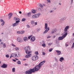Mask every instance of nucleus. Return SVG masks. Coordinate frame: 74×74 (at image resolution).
<instances>
[{
    "label": "nucleus",
    "instance_id": "nucleus-1",
    "mask_svg": "<svg viewBox=\"0 0 74 74\" xmlns=\"http://www.w3.org/2000/svg\"><path fill=\"white\" fill-rule=\"evenodd\" d=\"M45 63V61L44 60L40 62L38 65L36 66L33 69H30V70H27L25 72L26 74H32V73H34L35 71H38L42 67V65Z\"/></svg>",
    "mask_w": 74,
    "mask_h": 74
},
{
    "label": "nucleus",
    "instance_id": "nucleus-2",
    "mask_svg": "<svg viewBox=\"0 0 74 74\" xmlns=\"http://www.w3.org/2000/svg\"><path fill=\"white\" fill-rule=\"evenodd\" d=\"M69 26H66L64 29V33H65L63 35L62 37H59L58 39V40H62L64 38V37H65L67 35V30L69 28Z\"/></svg>",
    "mask_w": 74,
    "mask_h": 74
},
{
    "label": "nucleus",
    "instance_id": "nucleus-3",
    "mask_svg": "<svg viewBox=\"0 0 74 74\" xmlns=\"http://www.w3.org/2000/svg\"><path fill=\"white\" fill-rule=\"evenodd\" d=\"M24 50L25 51V52L27 54H29L31 53V52H30V49L29 46H28L25 47L24 48Z\"/></svg>",
    "mask_w": 74,
    "mask_h": 74
},
{
    "label": "nucleus",
    "instance_id": "nucleus-4",
    "mask_svg": "<svg viewBox=\"0 0 74 74\" xmlns=\"http://www.w3.org/2000/svg\"><path fill=\"white\" fill-rule=\"evenodd\" d=\"M48 25L47 23L45 24V29L46 30L44 32V33L45 34V33H47L49 30V27H48Z\"/></svg>",
    "mask_w": 74,
    "mask_h": 74
},
{
    "label": "nucleus",
    "instance_id": "nucleus-5",
    "mask_svg": "<svg viewBox=\"0 0 74 74\" xmlns=\"http://www.w3.org/2000/svg\"><path fill=\"white\" fill-rule=\"evenodd\" d=\"M38 57L37 56H34L31 58V60L33 61H36L38 60Z\"/></svg>",
    "mask_w": 74,
    "mask_h": 74
},
{
    "label": "nucleus",
    "instance_id": "nucleus-6",
    "mask_svg": "<svg viewBox=\"0 0 74 74\" xmlns=\"http://www.w3.org/2000/svg\"><path fill=\"white\" fill-rule=\"evenodd\" d=\"M14 21H16V23H18L20 22V18H16V17H14Z\"/></svg>",
    "mask_w": 74,
    "mask_h": 74
},
{
    "label": "nucleus",
    "instance_id": "nucleus-7",
    "mask_svg": "<svg viewBox=\"0 0 74 74\" xmlns=\"http://www.w3.org/2000/svg\"><path fill=\"white\" fill-rule=\"evenodd\" d=\"M39 16H40V14H36L32 16V18H37L38 17H39Z\"/></svg>",
    "mask_w": 74,
    "mask_h": 74
},
{
    "label": "nucleus",
    "instance_id": "nucleus-8",
    "mask_svg": "<svg viewBox=\"0 0 74 74\" xmlns=\"http://www.w3.org/2000/svg\"><path fill=\"white\" fill-rule=\"evenodd\" d=\"M17 41L21 43L23 42V40L21 38H17Z\"/></svg>",
    "mask_w": 74,
    "mask_h": 74
},
{
    "label": "nucleus",
    "instance_id": "nucleus-9",
    "mask_svg": "<svg viewBox=\"0 0 74 74\" xmlns=\"http://www.w3.org/2000/svg\"><path fill=\"white\" fill-rule=\"evenodd\" d=\"M7 64H3V65L1 66V67L3 68V69H5V68H7Z\"/></svg>",
    "mask_w": 74,
    "mask_h": 74
},
{
    "label": "nucleus",
    "instance_id": "nucleus-10",
    "mask_svg": "<svg viewBox=\"0 0 74 74\" xmlns=\"http://www.w3.org/2000/svg\"><path fill=\"white\" fill-rule=\"evenodd\" d=\"M56 52L57 53V55L59 56L60 55H62V53L60 51H59L58 50H56Z\"/></svg>",
    "mask_w": 74,
    "mask_h": 74
},
{
    "label": "nucleus",
    "instance_id": "nucleus-11",
    "mask_svg": "<svg viewBox=\"0 0 74 74\" xmlns=\"http://www.w3.org/2000/svg\"><path fill=\"white\" fill-rule=\"evenodd\" d=\"M18 24H19V23H16V22L15 23L12 24V26L13 27H15V26H16L18 25Z\"/></svg>",
    "mask_w": 74,
    "mask_h": 74
},
{
    "label": "nucleus",
    "instance_id": "nucleus-12",
    "mask_svg": "<svg viewBox=\"0 0 74 74\" xmlns=\"http://www.w3.org/2000/svg\"><path fill=\"white\" fill-rule=\"evenodd\" d=\"M56 30L55 29H53L51 31V34H54L55 33H56Z\"/></svg>",
    "mask_w": 74,
    "mask_h": 74
},
{
    "label": "nucleus",
    "instance_id": "nucleus-13",
    "mask_svg": "<svg viewBox=\"0 0 74 74\" xmlns=\"http://www.w3.org/2000/svg\"><path fill=\"white\" fill-rule=\"evenodd\" d=\"M36 40V38L34 36H33L31 38V41L33 42Z\"/></svg>",
    "mask_w": 74,
    "mask_h": 74
},
{
    "label": "nucleus",
    "instance_id": "nucleus-14",
    "mask_svg": "<svg viewBox=\"0 0 74 74\" xmlns=\"http://www.w3.org/2000/svg\"><path fill=\"white\" fill-rule=\"evenodd\" d=\"M32 56V54H30L29 55H27L25 56V57L26 58H29L30 57H31Z\"/></svg>",
    "mask_w": 74,
    "mask_h": 74
},
{
    "label": "nucleus",
    "instance_id": "nucleus-15",
    "mask_svg": "<svg viewBox=\"0 0 74 74\" xmlns=\"http://www.w3.org/2000/svg\"><path fill=\"white\" fill-rule=\"evenodd\" d=\"M13 15V14H12V13H9V14L8 15H9V19H10V18H11V16H12Z\"/></svg>",
    "mask_w": 74,
    "mask_h": 74
},
{
    "label": "nucleus",
    "instance_id": "nucleus-16",
    "mask_svg": "<svg viewBox=\"0 0 74 74\" xmlns=\"http://www.w3.org/2000/svg\"><path fill=\"white\" fill-rule=\"evenodd\" d=\"M23 40L25 42H26L27 41V39H28L27 37H25L23 38Z\"/></svg>",
    "mask_w": 74,
    "mask_h": 74
},
{
    "label": "nucleus",
    "instance_id": "nucleus-17",
    "mask_svg": "<svg viewBox=\"0 0 74 74\" xmlns=\"http://www.w3.org/2000/svg\"><path fill=\"white\" fill-rule=\"evenodd\" d=\"M15 54H12L11 55V56L10 57V58H11L12 57H13L14 58H15Z\"/></svg>",
    "mask_w": 74,
    "mask_h": 74
},
{
    "label": "nucleus",
    "instance_id": "nucleus-18",
    "mask_svg": "<svg viewBox=\"0 0 74 74\" xmlns=\"http://www.w3.org/2000/svg\"><path fill=\"white\" fill-rule=\"evenodd\" d=\"M64 60V58L63 57H61L60 59V61L61 62H62V61Z\"/></svg>",
    "mask_w": 74,
    "mask_h": 74
},
{
    "label": "nucleus",
    "instance_id": "nucleus-19",
    "mask_svg": "<svg viewBox=\"0 0 74 74\" xmlns=\"http://www.w3.org/2000/svg\"><path fill=\"white\" fill-rule=\"evenodd\" d=\"M32 12L33 13V14H35V13H36V10H35L34 9L32 10Z\"/></svg>",
    "mask_w": 74,
    "mask_h": 74
},
{
    "label": "nucleus",
    "instance_id": "nucleus-20",
    "mask_svg": "<svg viewBox=\"0 0 74 74\" xmlns=\"http://www.w3.org/2000/svg\"><path fill=\"white\" fill-rule=\"evenodd\" d=\"M28 16L29 17H30V15H31V12H29L27 13Z\"/></svg>",
    "mask_w": 74,
    "mask_h": 74
},
{
    "label": "nucleus",
    "instance_id": "nucleus-21",
    "mask_svg": "<svg viewBox=\"0 0 74 74\" xmlns=\"http://www.w3.org/2000/svg\"><path fill=\"white\" fill-rule=\"evenodd\" d=\"M12 71L13 73L15 72V68L12 69Z\"/></svg>",
    "mask_w": 74,
    "mask_h": 74
},
{
    "label": "nucleus",
    "instance_id": "nucleus-22",
    "mask_svg": "<svg viewBox=\"0 0 74 74\" xmlns=\"http://www.w3.org/2000/svg\"><path fill=\"white\" fill-rule=\"evenodd\" d=\"M38 5L40 7H41L42 8V7H43V6H42V4H41L39 3L38 4Z\"/></svg>",
    "mask_w": 74,
    "mask_h": 74
},
{
    "label": "nucleus",
    "instance_id": "nucleus-23",
    "mask_svg": "<svg viewBox=\"0 0 74 74\" xmlns=\"http://www.w3.org/2000/svg\"><path fill=\"white\" fill-rule=\"evenodd\" d=\"M60 69L61 70H62V69H63V66L61 65L60 66Z\"/></svg>",
    "mask_w": 74,
    "mask_h": 74
},
{
    "label": "nucleus",
    "instance_id": "nucleus-24",
    "mask_svg": "<svg viewBox=\"0 0 74 74\" xmlns=\"http://www.w3.org/2000/svg\"><path fill=\"white\" fill-rule=\"evenodd\" d=\"M17 64H21V62L20 61H18L17 62Z\"/></svg>",
    "mask_w": 74,
    "mask_h": 74
},
{
    "label": "nucleus",
    "instance_id": "nucleus-25",
    "mask_svg": "<svg viewBox=\"0 0 74 74\" xmlns=\"http://www.w3.org/2000/svg\"><path fill=\"white\" fill-rule=\"evenodd\" d=\"M3 47L5 48L6 47V45H5V43H4L3 45Z\"/></svg>",
    "mask_w": 74,
    "mask_h": 74
},
{
    "label": "nucleus",
    "instance_id": "nucleus-26",
    "mask_svg": "<svg viewBox=\"0 0 74 74\" xmlns=\"http://www.w3.org/2000/svg\"><path fill=\"white\" fill-rule=\"evenodd\" d=\"M15 49L16 51H17V50H18V51L19 49V47H15Z\"/></svg>",
    "mask_w": 74,
    "mask_h": 74
},
{
    "label": "nucleus",
    "instance_id": "nucleus-27",
    "mask_svg": "<svg viewBox=\"0 0 74 74\" xmlns=\"http://www.w3.org/2000/svg\"><path fill=\"white\" fill-rule=\"evenodd\" d=\"M42 47H45L46 45H45V44L43 43L42 45Z\"/></svg>",
    "mask_w": 74,
    "mask_h": 74
},
{
    "label": "nucleus",
    "instance_id": "nucleus-28",
    "mask_svg": "<svg viewBox=\"0 0 74 74\" xmlns=\"http://www.w3.org/2000/svg\"><path fill=\"white\" fill-rule=\"evenodd\" d=\"M31 23L32 25H34V21H32Z\"/></svg>",
    "mask_w": 74,
    "mask_h": 74
},
{
    "label": "nucleus",
    "instance_id": "nucleus-29",
    "mask_svg": "<svg viewBox=\"0 0 74 74\" xmlns=\"http://www.w3.org/2000/svg\"><path fill=\"white\" fill-rule=\"evenodd\" d=\"M2 23L1 24V25H2V26H3V25H4V23H5V21H3V22H2Z\"/></svg>",
    "mask_w": 74,
    "mask_h": 74
},
{
    "label": "nucleus",
    "instance_id": "nucleus-30",
    "mask_svg": "<svg viewBox=\"0 0 74 74\" xmlns=\"http://www.w3.org/2000/svg\"><path fill=\"white\" fill-rule=\"evenodd\" d=\"M74 42L73 43V44L72 46L71 47V48L72 49H73V48H74Z\"/></svg>",
    "mask_w": 74,
    "mask_h": 74
},
{
    "label": "nucleus",
    "instance_id": "nucleus-31",
    "mask_svg": "<svg viewBox=\"0 0 74 74\" xmlns=\"http://www.w3.org/2000/svg\"><path fill=\"white\" fill-rule=\"evenodd\" d=\"M26 21V19L25 18H23L22 19V22H24V21Z\"/></svg>",
    "mask_w": 74,
    "mask_h": 74
},
{
    "label": "nucleus",
    "instance_id": "nucleus-32",
    "mask_svg": "<svg viewBox=\"0 0 74 74\" xmlns=\"http://www.w3.org/2000/svg\"><path fill=\"white\" fill-rule=\"evenodd\" d=\"M53 50V49L52 48H51V49L49 50V51L50 52L52 51Z\"/></svg>",
    "mask_w": 74,
    "mask_h": 74
},
{
    "label": "nucleus",
    "instance_id": "nucleus-33",
    "mask_svg": "<svg viewBox=\"0 0 74 74\" xmlns=\"http://www.w3.org/2000/svg\"><path fill=\"white\" fill-rule=\"evenodd\" d=\"M24 33H25V31H22L21 32V34H23Z\"/></svg>",
    "mask_w": 74,
    "mask_h": 74
},
{
    "label": "nucleus",
    "instance_id": "nucleus-34",
    "mask_svg": "<svg viewBox=\"0 0 74 74\" xmlns=\"http://www.w3.org/2000/svg\"><path fill=\"white\" fill-rule=\"evenodd\" d=\"M32 36H33L32 35H30V36H28V39H30V38H31L32 37Z\"/></svg>",
    "mask_w": 74,
    "mask_h": 74
},
{
    "label": "nucleus",
    "instance_id": "nucleus-35",
    "mask_svg": "<svg viewBox=\"0 0 74 74\" xmlns=\"http://www.w3.org/2000/svg\"><path fill=\"white\" fill-rule=\"evenodd\" d=\"M35 54L36 55H37L38 54V51H36L35 53Z\"/></svg>",
    "mask_w": 74,
    "mask_h": 74
},
{
    "label": "nucleus",
    "instance_id": "nucleus-36",
    "mask_svg": "<svg viewBox=\"0 0 74 74\" xmlns=\"http://www.w3.org/2000/svg\"><path fill=\"white\" fill-rule=\"evenodd\" d=\"M0 22H4V21L2 19H0Z\"/></svg>",
    "mask_w": 74,
    "mask_h": 74
},
{
    "label": "nucleus",
    "instance_id": "nucleus-37",
    "mask_svg": "<svg viewBox=\"0 0 74 74\" xmlns=\"http://www.w3.org/2000/svg\"><path fill=\"white\" fill-rule=\"evenodd\" d=\"M69 46V45L67 44V43H66L65 44V46L66 47H68Z\"/></svg>",
    "mask_w": 74,
    "mask_h": 74
},
{
    "label": "nucleus",
    "instance_id": "nucleus-38",
    "mask_svg": "<svg viewBox=\"0 0 74 74\" xmlns=\"http://www.w3.org/2000/svg\"><path fill=\"white\" fill-rule=\"evenodd\" d=\"M27 28H30V25H27Z\"/></svg>",
    "mask_w": 74,
    "mask_h": 74
},
{
    "label": "nucleus",
    "instance_id": "nucleus-39",
    "mask_svg": "<svg viewBox=\"0 0 74 74\" xmlns=\"http://www.w3.org/2000/svg\"><path fill=\"white\" fill-rule=\"evenodd\" d=\"M12 45L13 47H16V46H15V45L14 44H12Z\"/></svg>",
    "mask_w": 74,
    "mask_h": 74
},
{
    "label": "nucleus",
    "instance_id": "nucleus-40",
    "mask_svg": "<svg viewBox=\"0 0 74 74\" xmlns=\"http://www.w3.org/2000/svg\"><path fill=\"white\" fill-rule=\"evenodd\" d=\"M38 10L39 11H41V9L40 8H38Z\"/></svg>",
    "mask_w": 74,
    "mask_h": 74
},
{
    "label": "nucleus",
    "instance_id": "nucleus-41",
    "mask_svg": "<svg viewBox=\"0 0 74 74\" xmlns=\"http://www.w3.org/2000/svg\"><path fill=\"white\" fill-rule=\"evenodd\" d=\"M73 1L71 0V5H72L73 4Z\"/></svg>",
    "mask_w": 74,
    "mask_h": 74
},
{
    "label": "nucleus",
    "instance_id": "nucleus-42",
    "mask_svg": "<svg viewBox=\"0 0 74 74\" xmlns=\"http://www.w3.org/2000/svg\"><path fill=\"white\" fill-rule=\"evenodd\" d=\"M6 58H9V56L8 55H7L6 56Z\"/></svg>",
    "mask_w": 74,
    "mask_h": 74
},
{
    "label": "nucleus",
    "instance_id": "nucleus-43",
    "mask_svg": "<svg viewBox=\"0 0 74 74\" xmlns=\"http://www.w3.org/2000/svg\"><path fill=\"white\" fill-rule=\"evenodd\" d=\"M51 37L50 36H48L47 37V38H50Z\"/></svg>",
    "mask_w": 74,
    "mask_h": 74
},
{
    "label": "nucleus",
    "instance_id": "nucleus-44",
    "mask_svg": "<svg viewBox=\"0 0 74 74\" xmlns=\"http://www.w3.org/2000/svg\"><path fill=\"white\" fill-rule=\"evenodd\" d=\"M55 60L56 62H58V59L56 58H55Z\"/></svg>",
    "mask_w": 74,
    "mask_h": 74
},
{
    "label": "nucleus",
    "instance_id": "nucleus-45",
    "mask_svg": "<svg viewBox=\"0 0 74 74\" xmlns=\"http://www.w3.org/2000/svg\"><path fill=\"white\" fill-rule=\"evenodd\" d=\"M40 28H39V29H37V32H39V31H40Z\"/></svg>",
    "mask_w": 74,
    "mask_h": 74
},
{
    "label": "nucleus",
    "instance_id": "nucleus-46",
    "mask_svg": "<svg viewBox=\"0 0 74 74\" xmlns=\"http://www.w3.org/2000/svg\"><path fill=\"white\" fill-rule=\"evenodd\" d=\"M61 21H64V19L63 18H61Z\"/></svg>",
    "mask_w": 74,
    "mask_h": 74
},
{
    "label": "nucleus",
    "instance_id": "nucleus-47",
    "mask_svg": "<svg viewBox=\"0 0 74 74\" xmlns=\"http://www.w3.org/2000/svg\"><path fill=\"white\" fill-rule=\"evenodd\" d=\"M17 33H18V34H20L21 32H19V31H17Z\"/></svg>",
    "mask_w": 74,
    "mask_h": 74
},
{
    "label": "nucleus",
    "instance_id": "nucleus-48",
    "mask_svg": "<svg viewBox=\"0 0 74 74\" xmlns=\"http://www.w3.org/2000/svg\"><path fill=\"white\" fill-rule=\"evenodd\" d=\"M34 23L35 25H37V22Z\"/></svg>",
    "mask_w": 74,
    "mask_h": 74
},
{
    "label": "nucleus",
    "instance_id": "nucleus-49",
    "mask_svg": "<svg viewBox=\"0 0 74 74\" xmlns=\"http://www.w3.org/2000/svg\"><path fill=\"white\" fill-rule=\"evenodd\" d=\"M42 55H45V52H43L42 53Z\"/></svg>",
    "mask_w": 74,
    "mask_h": 74
},
{
    "label": "nucleus",
    "instance_id": "nucleus-50",
    "mask_svg": "<svg viewBox=\"0 0 74 74\" xmlns=\"http://www.w3.org/2000/svg\"><path fill=\"white\" fill-rule=\"evenodd\" d=\"M20 55H21V54H20L19 53H18V57H20Z\"/></svg>",
    "mask_w": 74,
    "mask_h": 74
},
{
    "label": "nucleus",
    "instance_id": "nucleus-51",
    "mask_svg": "<svg viewBox=\"0 0 74 74\" xmlns=\"http://www.w3.org/2000/svg\"><path fill=\"white\" fill-rule=\"evenodd\" d=\"M19 14H22V12L19 11Z\"/></svg>",
    "mask_w": 74,
    "mask_h": 74
},
{
    "label": "nucleus",
    "instance_id": "nucleus-52",
    "mask_svg": "<svg viewBox=\"0 0 74 74\" xmlns=\"http://www.w3.org/2000/svg\"><path fill=\"white\" fill-rule=\"evenodd\" d=\"M9 52H11V49H9Z\"/></svg>",
    "mask_w": 74,
    "mask_h": 74
},
{
    "label": "nucleus",
    "instance_id": "nucleus-53",
    "mask_svg": "<svg viewBox=\"0 0 74 74\" xmlns=\"http://www.w3.org/2000/svg\"><path fill=\"white\" fill-rule=\"evenodd\" d=\"M57 47H59L60 46V45H59V44H58L57 45Z\"/></svg>",
    "mask_w": 74,
    "mask_h": 74
},
{
    "label": "nucleus",
    "instance_id": "nucleus-54",
    "mask_svg": "<svg viewBox=\"0 0 74 74\" xmlns=\"http://www.w3.org/2000/svg\"><path fill=\"white\" fill-rule=\"evenodd\" d=\"M12 60H13L14 61V62H16V60H14V59H13Z\"/></svg>",
    "mask_w": 74,
    "mask_h": 74
},
{
    "label": "nucleus",
    "instance_id": "nucleus-55",
    "mask_svg": "<svg viewBox=\"0 0 74 74\" xmlns=\"http://www.w3.org/2000/svg\"><path fill=\"white\" fill-rule=\"evenodd\" d=\"M25 66H28V65H27V64H25Z\"/></svg>",
    "mask_w": 74,
    "mask_h": 74
},
{
    "label": "nucleus",
    "instance_id": "nucleus-56",
    "mask_svg": "<svg viewBox=\"0 0 74 74\" xmlns=\"http://www.w3.org/2000/svg\"><path fill=\"white\" fill-rule=\"evenodd\" d=\"M47 1L48 2H49H49H50V0H47Z\"/></svg>",
    "mask_w": 74,
    "mask_h": 74
},
{
    "label": "nucleus",
    "instance_id": "nucleus-57",
    "mask_svg": "<svg viewBox=\"0 0 74 74\" xmlns=\"http://www.w3.org/2000/svg\"><path fill=\"white\" fill-rule=\"evenodd\" d=\"M26 60V59H23V60L24 61Z\"/></svg>",
    "mask_w": 74,
    "mask_h": 74
},
{
    "label": "nucleus",
    "instance_id": "nucleus-58",
    "mask_svg": "<svg viewBox=\"0 0 74 74\" xmlns=\"http://www.w3.org/2000/svg\"><path fill=\"white\" fill-rule=\"evenodd\" d=\"M53 12V11L52 10H51L50 11V13H51Z\"/></svg>",
    "mask_w": 74,
    "mask_h": 74
},
{
    "label": "nucleus",
    "instance_id": "nucleus-59",
    "mask_svg": "<svg viewBox=\"0 0 74 74\" xmlns=\"http://www.w3.org/2000/svg\"><path fill=\"white\" fill-rule=\"evenodd\" d=\"M51 43H49V44H48V45H51Z\"/></svg>",
    "mask_w": 74,
    "mask_h": 74
},
{
    "label": "nucleus",
    "instance_id": "nucleus-60",
    "mask_svg": "<svg viewBox=\"0 0 74 74\" xmlns=\"http://www.w3.org/2000/svg\"><path fill=\"white\" fill-rule=\"evenodd\" d=\"M55 38V36H53V38Z\"/></svg>",
    "mask_w": 74,
    "mask_h": 74
},
{
    "label": "nucleus",
    "instance_id": "nucleus-61",
    "mask_svg": "<svg viewBox=\"0 0 74 74\" xmlns=\"http://www.w3.org/2000/svg\"><path fill=\"white\" fill-rule=\"evenodd\" d=\"M15 57H16V56H17V54H15Z\"/></svg>",
    "mask_w": 74,
    "mask_h": 74
},
{
    "label": "nucleus",
    "instance_id": "nucleus-62",
    "mask_svg": "<svg viewBox=\"0 0 74 74\" xmlns=\"http://www.w3.org/2000/svg\"><path fill=\"white\" fill-rule=\"evenodd\" d=\"M51 74H53V72L52 71L51 72Z\"/></svg>",
    "mask_w": 74,
    "mask_h": 74
},
{
    "label": "nucleus",
    "instance_id": "nucleus-63",
    "mask_svg": "<svg viewBox=\"0 0 74 74\" xmlns=\"http://www.w3.org/2000/svg\"><path fill=\"white\" fill-rule=\"evenodd\" d=\"M3 44V42H1V44Z\"/></svg>",
    "mask_w": 74,
    "mask_h": 74
},
{
    "label": "nucleus",
    "instance_id": "nucleus-64",
    "mask_svg": "<svg viewBox=\"0 0 74 74\" xmlns=\"http://www.w3.org/2000/svg\"><path fill=\"white\" fill-rule=\"evenodd\" d=\"M59 5H61V3H59Z\"/></svg>",
    "mask_w": 74,
    "mask_h": 74
}]
</instances>
